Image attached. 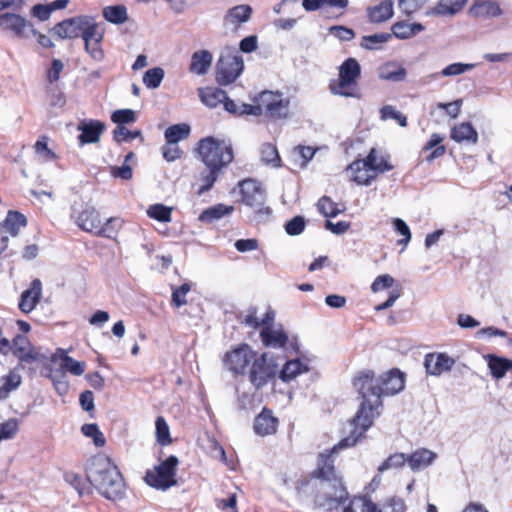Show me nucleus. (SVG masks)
Instances as JSON below:
<instances>
[{
    "label": "nucleus",
    "mask_w": 512,
    "mask_h": 512,
    "mask_svg": "<svg viewBox=\"0 0 512 512\" xmlns=\"http://www.w3.org/2000/svg\"><path fill=\"white\" fill-rule=\"evenodd\" d=\"M437 458V454L426 448H419L407 456V464L412 471H418L430 466Z\"/></svg>",
    "instance_id": "4be33fe9"
},
{
    "label": "nucleus",
    "mask_w": 512,
    "mask_h": 512,
    "mask_svg": "<svg viewBox=\"0 0 512 512\" xmlns=\"http://www.w3.org/2000/svg\"><path fill=\"white\" fill-rule=\"evenodd\" d=\"M251 14L252 8L250 5H236L227 11L224 16V22L226 25H232L238 28L241 24L249 21Z\"/></svg>",
    "instance_id": "b1692460"
},
{
    "label": "nucleus",
    "mask_w": 512,
    "mask_h": 512,
    "mask_svg": "<svg viewBox=\"0 0 512 512\" xmlns=\"http://www.w3.org/2000/svg\"><path fill=\"white\" fill-rule=\"evenodd\" d=\"M306 221L303 216H295L291 220L287 221L284 228L288 235L296 236L304 231Z\"/></svg>",
    "instance_id": "13d9d810"
},
{
    "label": "nucleus",
    "mask_w": 512,
    "mask_h": 512,
    "mask_svg": "<svg viewBox=\"0 0 512 512\" xmlns=\"http://www.w3.org/2000/svg\"><path fill=\"white\" fill-rule=\"evenodd\" d=\"M1 386H0V400H5L8 398L11 391L17 389L21 382V376L14 371H10L9 374L1 377Z\"/></svg>",
    "instance_id": "ea45409f"
},
{
    "label": "nucleus",
    "mask_w": 512,
    "mask_h": 512,
    "mask_svg": "<svg viewBox=\"0 0 512 512\" xmlns=\"http://www.w3.org/2000/svg\"><path fill=\"white\" fill-rule=\"evenodd\" d=\"M232 211V206L217 204L202 211L198 219L201 222L212 223L215 220H218L224 217L225 215L231 213Z\"/></svg>",
    "instance_id": "e433bc0d"
},
{
    "label": "nucleus",
    "mask_w": 512,
    "mask_h": 512,
    "mask_svg": "<svg viewBox=\"0 0 512 512\" xmlns=\"http://www.w3.org/2000/svg\"><path fill=\"white\" fill-rule=\"evenodd\" d=\"M256 352L248 344H241L225 354V367L234 374H245Z\"/></svg>",
    "instance_id": "9d476101"
},
{
    "label": "nucleus",
    "mask_w": 512,
    "mask_h": 512,
    "mask_svg": "<svg viewBox=\"0 0 512 512\" xmlns=\"http://www.w3.org/2000/svg\"><path fill=\"white\" fill-rule=\"evenodd\" d=\"M308 366L301 362L299 359L287 361L280 371L279 378L283 382H289L296 378L298 375L307 372Z\"/></svg>",
    "instance_id": "473e14b6"
},
{
    "label": "nucleus",
    "mask_w": 512,
    "mask_h": 512,
    "mask_svg": "<svg viewBox=\"0 0 512 512\" xmlns=\"http://www.w3.org/2000/svg\"><path fill=\"white\" fill-rule=\"evenodd\" d=\"M407 463V456L404 453H395L390 455L381 465L378 467V472L382 473L386 470L402 467Z\"/></svg>",
    "instance_id": "603ef678"
},
{
    "label": "nucleus",
    "mask_w": 512,
    "mask_h": 512,
    "mask_svg": "<svg viewBox=\"0 0 512 512\" xmlns=\"http://www.w3.org/2000/svg\"><path fill=\"white\" fill-rule=\"evenodd\" d=\"M100 222V215L93 207H86L76 217V223L82 230L94 234H96Z\"/></svg>",
    "instance_id": "393cba45"
},
{
    "label": "nucleus",
    "mask_w": 512,
    "mask_h": 512,
    "mask_svg": "<svg viewBox=\"0 0 512 512\" xmlns=\"http://www.w3.org/2000/svg\"><path fill=\"white\" fill-rule=\"evenodd\" d=\"M318 211L325 217H336L341 213V210L337 207V204L331 201L329 197L323 196L317 202Z\"/></svg>",
    "instance_id": "8fccbe9b"
},
{
    "label": "nucleus",
    "mask_w": 512,
    "mask_h": 512,
    "mask_svg": "<svg viewBox=\"0 0 512 512\" xmlns=\"http://www.w3.org/2000/svg\"><path fill=\"white\" fill-rule=\"evenodd\" d=\"M191 287L188 283L182 284L172 292V304L179 308L187 303L186 295L190 291Z\"/></svg>",
    "instance_id": "e2e57ef3"
},
{
    "label": "nucleus",
    "mask_w": 512,
    "mask_h": 512,
    "mask_svg": "<svg viewBox=\"0 0 512 512\" xmlns=\"http://www.w3.org/2000/svg\"><path fill=\"white\" fill-rule=\"evenodd\" d=\"M425 27L421 23H408L406 21H397L392 27V35L398 39H410L420 32L424 31Z\"/></svg>",
    "instance_id": "cd10ccee"
},
{
    "label": "nucleus",
    "mask_w": 512,
    "mask_h": 512,
    "mask_svg": "<svg viewBox=\"0 0 512 512\" xmlns=\"http://www.w3.org/2000/svg\"><path fill=\"white\" fill-rule=\"evenodd\" d=\"M82 433L93 440L96 447H103L105 445V437L95 423L84 424L81 428Z\"/></svg>",
    "instance_id": "de8ad7c7"
},
{
    "label": "nucleus",
    "mask_w": 512,
    "mask_h": 512,
    "mask_svg": "<svg viewBox=\"0 0 512 512\" xmlns=\"http://www.w3.org/2000/svg\"><path fill=\"white\" fill-rule=\"evenodd\" d=\"M198 153L205 165L198 176L201 186L197 193L202 195L213 187L222 169L233 161L234 155L231 145L211 136L198 142Z\"/></svg>",
    "instance_id": "f03ea898"
},
{
    "label": "nucleus",
    "mask_w": 512,
    "mask_h": 512,
    "mask_svg": "<svg viewBox=\"0 0 512 512\" xmlns=\"http://www.w3.org/2000/svg\"><path fill=\"white\" fill-rule=\"evenodd\" d=\"M87 480L109 500H119L125 495V482L121 472L108 457L92 459L87 468Z\"/></svg>",
    "instance_id": "20e7f679"
},
{
    "label": "nucleus",
    "mask_w": 512,
    "mask_h": 512,
    "mask_svg": "<svg viewBox=\"0 0 512 512\" xmlns=\"http://www.w3.org/2000/svg\"><path fill=\"white\" fill-rule=\"evenodd\" d=\"M393 226L395 231L403 236L402 239L398 241L399 244L406 246L411 240V231L409 226L406 224L404 220L401 218L393 219Z\"/></svg>",
    "instance_id": "680f3d73"
},
{
    "label": "nucleus",
    "mask_w": 512,
    "mask_h": 512,
    "mask_svg": "<svg viewBox=\"0 0 512 512\" xmlns=\"http://www.w3.org/2000/svg\"><path fill=\"white\" fill-rule=\"evenodd\" d=\"M171 208L163 205V204H154L151 205L147 214L150 218L158 220L160 222H170L171 221Z\"/></svg>",
    "instance_id": "3c124183"
},
{
    "label": "nucleus",
    "mask_w": 512,
    "mask_h": 512,
    "mask_svg": "<svg viewBox=\"0 0 512 512\" xmlns=\"http://www.w3.org/2000/svg\"><path fill=\"white\" fill-rule=\"evenodd\" d=\"M428 0H398V7L407 16L419 10Z\"/></svg>",
    "instance_id": "0e129e2a"
},
{
    "label": "nucleus",
    "mask_w": 512,
    "mask_h": 512,
    "mask_svg": "<svg viewBox=\"0 0 512 512\" xmlns=\"http://www.w3.org/2000/svg\"><path fill=\"white\" fill-rule=\"evenodd\" d=\"M104 129V123L99 120L81 121L78 125V130L81 131L78 136L80 145L97 143Z\"/></svg>",
    "instance_id": "f3484780"
},
{
    "label": "nucleus",
    "mask_w": 512,
    "mask_h": 512,
    "mask_svg": "<svg viewBox=\"0 0 512 512\" xmlns=\"http://www.w3.org/2000/svg\"><path fill=\"white\" fill-rule=\"evenodd\" d=\"M392 38L391 33H377L373 35H365L361 39L360 46L367 50H377L380 46L388 42Z\"/></svg>",
    "instance_id": "c03bdc74"
},
{
    "label": "nucleus",
    "mask_w": 512,
    "mask_h": 512,
    "mask_svg": "<svg viewBox=\"0 0 512 512\" xmlns=\"http://www.w3.org/2000/svg\"><path fill=\"white\" fill-rule=\"evenodd\" d=\"M135 138H142L140 130L130 131L125 126H117L113 131V139L118 143L128 142Z\"/></svg>",
    "instance_id": "864d4df0"
},
{
    "label": "nucleus",
    "mask_w": 512,
    "mask_h": 512,
    "mask_svg": "<svg viewBox=\"0 0 512 512\" xmlns=\"http://www.w3.org/2000/svg\"><path fill=\"white\" fill-rule=\"evenodd\" d=\"M27 225L26 217L18 211H9L3 221L1 228L15 237L18 235L21 228Z\"/></svg>",
    "instance_id": "c85d7f7f"
},
{
    "label": "nucleus",
    "mask_w": 512,
    "mask_h": 512,
    "mask_svg": "<svg viewBox=\"0 0 512 512\" xmlns=\"http://www.w3.org/2000/svg\"><path fill=\"white\" fill-rule=\"evenodd\" d=\"M353 385L361 402L355 416L349 420L350 432L339 446H354L380 415L383 395H395L405 387V374L399 369H392L375 378L374 372L362 371L354 379Z\"/></svg>",
    "instance_id": "f257e3e1"
},
{
    "label": "nucleus",
    "mask_w": 512,
    "mask_h": 512,
    "mask_svg": "<svg viewBox=\"0 0 512 512\" xmlns=\"http://www.w3.org/2000/svg\"><path fill=\"white\" fill-rule=\"evenodd\" d=\"M80 37L83 39L84 44L88 41L103 40L104 33L100 29L99 24L92 16H87L85 24L82 27Z\"/></svg>",
    "instance_id": "72a5a7b5"
},
{
    "label": "nucleus",
    "mask_w": 512,
    "mask_h": 512,
    "mask_svg": "<svg viewBox=\"0 0 512 512\" xmlns=\"http://www.w3.org/2000/svg\"><path fill=\"white\" fill-rule=\"evenodd\" d=\"M450 137L457 143L476 144L478 142V133L470 122L455 125L451 130Z\"/></svg>",
    "instance_id": "bb28decb"
},
{
    "label": "nucleus",
    "mask_w": 512,
    "mask_h": 512,
    "mask_svg": "<svg viewBox=\"0 0 512 512\" xmlns=\"http://www.w3.org/2000/svg\"><path fill=\"white\" fill-rule=\"evenodd\" d=\"M164 70L160 67L148 69L143 75V83L149 89H156L164 78Z\"/></svg>",
    "instance_id": "49530a36"
},
{
    "label": "nucleus",
    "mask_w": 512,
    "mask_h": 512,
    "mask_svg": "<svg viewBox=\"0 0 512 512\" xmlns=\"http://www.w3.org/2000/svg\"><path fill=\"white\" fill-rule=\"evenodd\" d=\"M352 179L359 185H369L378 173L393 169V166L384 158L378 159L377 151L372 148L365 159H356L349 165Z\"/></svg>",
    "instance_id": "39448f33"
},
{
    "label": "nucleus",
    "mask_w": 512,
    "mask_h": 512,
    "mask_svg": "<svg viewBox=\"0 0 512 512\" xmlns=\"http://www.w3.org/2000/svg\"><path fill=\"white\" fill-rule=\"evenodd\" d=\"M454 364L455 360L446 353H428L424 359L426 373L432 376H440L450 371Z\"/></svg>",
    "instance_id": "4468645a"
},
{
    "label": "nucleus",
    "mask_w": 512,
    "mask_h": 512,
    "mask_svg": "<svg viewBox=\"0 0 512 512\" xmlns=\"http://www.w3.org/2000/svg\"><path fill=\"white\" fill-rule=\"evenodd\" d=\"M199 96L203 104L210 108H215L218 104L224 103V100L227 99L226 91L218 87L199 89Z\"/></svg>",
    "instance_id": "c756f323"
},
{
    "label": "nucleus",
    "mask_w": 512,
    "mask_h": 512,
    "mask_svg": "<svg viewBox=\"0 0 512 512\" xmlns=\"http://www.w3.org/2000/svg\"><path fill=\"white\" fill-rule=\"evenodd\" d=\"M392 0H384L378 5L367 8V16L371 23L379 24L389 20L394 14Z\"/></svg>",
    "instance_id": "5701e85b"
},
{
    "label": "nucleus",
    "mask_w": 512,
    "mask_h": 512,
    "mask_svg": "<svg viewBox=\"0 0 512 512\" xmlns=\"http://www.w3.org/2000/svg\"><path fill=\"white\" fill-rule=\"evenodd\" d=\"M42 294V283L39 279H34L28 289L21 294L19 309L23 313H30L40 301Z\"/></svg>",
    "instance_id": "aec40b11"
},
{
    "label": "nucleus",
    "mask_w": 512,
    "mask_h": 512,
    "mask_svg": "<svg viewBox=\"0 0 512 512\" xmlns=\"http://www.w3.org/2000/svg\"><path fill=\"white\" fill-rule=\"evenodd\" d=\"M111 120L118 126H124L136 121V113L131 109H119L112 113Z\"/></svg>",
    "instance_id": "6e6d98bb"
},
{
    "label": "nucleus",
    "mask_w": 512,
    "mask_h": 512,
    "mask_svg": "<svg viewBox=\"0 0 512 512\" xmlns=\"http://www.w3.org/2000/svg\"><path fill=\"white\" fill-rule=\"evenodd\" d=\"M179 460L176 456L171 455L162 461L156 468V473L147 472L145 476L146 483L158 490H167L177 484L176 468Z\"/></svg>",
    "instance_id": "1a4fd4ad"
},
{
    "label": "nucleus",
    "mask_w": 512,
    "mask_h": 512,
    "mask_svg": "<svg viewBox=\"0 0 512 512\" xmlns=\"http://www.w3.org/2000/svg\"><path fill=\"white\" fill-rule=\"evenodd\" d=\"M190 135V126L186 123L174 124L169 126L164 133L167 144L178 143L188 138Z\"/></svg>",
    "instance_id": "4c0bfd02"
},
{
    "label": "nucleus",
    "mask_w": 512,
    "mask_h": 512,
    "mask_svg": "<svg viewBox=\"0 0 512 512\" xmlns=\"http://www.w3.org/2000/svg\"><path fill=\"white\" fill-rule=\"evenodd\" d=\"M19 429V422L16 418H10L0 424V442L13 438Z\"/></svg>",
    "instance_id": "4d7b16f0"
},
{
    "label": "nucleus",
    "mask_w": 512,
    "mask_h": 512,
    "mask_svg": "<svg viewBox=\"0 0 512 512\" xmlns=\"http://www.w3.org/2000/svg\"><path fill=\"white\" fill-rule=\"evenodd\" d=\"M260 338L264 346L268 348H284L289 339L282 326L262 327Z\"/></svg>",
    "instance_id": "6ab92c4d"
},
{
    "label": "nucleus",
    "mask_w": 512,
    "mask_h": 512,
    "mask_svg": "<svg viewBox=\"0 0 512 512\" xmlns=\"http://www.w3.org/2000/svg\"><path fill=\"white\" fill-rule=\"evenodd\" d=\"M60 367L66 372L69 371L75 376H80L85 371V362L76 361L70 356L64 357V363L60 364Z\"/></svg>",
    "instance_id": "bf43d9fd"
},
{
    "label": "nucleus",
    "mask_w": 512,
    "mask_h": 512,
    "mask_svg": "<svg viewBox=\"0 0 512 512\" xmlns=\"http://www.w3.org/2000/svg\"><path fill=\"white\" fill-rule=\"evenodd\" d=\"M381 119L387 120V119H394L396 120L401 127L407 126V118L405 115H403L400 111H397L393 106L391 105H385L380 109Z\"/></svg>",
    "instance_id": "5fc2aeb1"
},
{
    "label": "nucleus",
    "mask_w": 512,
    "mask_h": 512,
    "mask_svg": "<svg viewBox=\"0 0 512 512\" xmlns=\"http://www.w3.org/2000/svg\"><path fill=\"white\" fill-rule=\"evenodd\" d=\"M261 161L273 167L281 166V158L275 145L264 143L260 148Z\"/></svg>",
    "instance_id": "37998d69"
},
{
    "label": "nucleus",
    "mask_w": 512,
    "mask_h": 512,
    "mask_svg": "<svg viewBox=\"0 0 512 512\" xmlns=\"http://www.w3.org/2000/svg\"><path fill=\"white\" fill-rule=\"evenodd\" d=\"M47 377L52 381L56 392L60 396L67 394L69 390V381L67 379L66 372L61 367L56 369L51 368Z\"/></svg>",
    "instance_id": "c9c22d12"
},
{
    "label": "nucleus",
    "mask_w": 512,
    "mask_h": 512,
    "mask_svg": "<svg viewBox=\"0 0 512 512\" xmlns=\"http://www.w3.org/2000/svg\"><path fill=\"white\" fill-rule=\"evenodd\" d=\"M12 351L15 357L20 361L18 367H22V363H32L37 360V354L33 351L30 346L28 338L24 335H16L12 342Z\"/></svg>",
    "instance_id": "a211bd4d"
},
{
    "label": "nucleus",
    "mask_w": 512,
    "mask_h": 512,
    "mask_svg": "<svg viewBox=\"0 0 512 512\" xmlns=\"http://www.w3.org/2000/svg\"><path fill=\"white\" fill-rule=\"evenodd\" d=\"M464 5L465 1L440 0L428 14L441 16L455 15Z\"/></svg>",
    "instance_id": "58836bf2"
},
{
    "label": "nucleus",
    "mask_w": 512,
    "mask_h": 512,
    "mask_svg": "<svg viewBox=\"0 0 512 512\" xmlns=\"http://www.w3.org/2000/svg\"><path fill=\"white\" fill-rule=\"evenodd\" d=\"M0 27L3 31L12 33L19 39L36 35L37 30L24 17L15 13H3L0 15Z\"/></svg>",
    "instance_id": "ddd939ff"
},
{
    "label": "nucleus",
    "mask_w": 512,
    "mask_h": 512,
    "mask_svg": "<svg viewBox=\"0 0 512 512\" xmlns=\"http://www.w3.org/2000/svg\"><path fill=\"white\" fill-rule=\"evenodd\" d=\"M102 40L88 41L84 44L85 51L97 62H101L104 59V51L101 47Z\"/></svg>",
    "instance_id": "774afa93"
},
{
    "label": "nucleus",
    "mask_w": 512,
    "mask_h": 512,
    "mask_svg": "<svg viewBox=\"0 0 512 512\" xmlns=\"http://www.w3.org/2000/svg\"><path fill=\"white\" fill-rule=\"evenodd\" d=\"M361 75V66L355 58L346 59L339 67V79L337 82H331L330 92L333 95L342 97L359 98L360 92L357 86V80Z\"/></svg>",
    "instance_id": "423d86ee"
},
{
    "label": "nucleus",
    "mask_w": 512,
    "mask_h": 512,
    "mask_svg": "<svg viewBox=\"0 0 512 512\" xmlns=\"http://www.w3.org/2000/svg\"><path fill=\"white\" fill-rule=\"evenodd\" d=\"M262 114L274 120L286 118L289 114L290 101L282 97L280 93L264 91L260 94Z\"/></svg>",
    "instance_id": "9b49d317"
},
{
    "label": "nucleus",
    "mask_w": 512,
    "mask_h": 512,
    "mask_svg": "<svg viewBox=\"0 0 512 512\" xmlns=\"http://www.w3.org/2000/svg\"><path fill=\"white\" fill-rule=\"evenodd\" d=\"M470 12L477 17H498L503 13L499 4L494 1H482L475 3L470 8Z\"/></svg>",
    "instance_id": "7c9ffc66"
},
{
    "label": "nucleus",
    "mask_w": 512,
    "mask_h": 512,
    "mask_svg": "<svg viewBox=\"0 0 512 512\" xmlns=\"http://www.w3.org/2000/svg\"><path fill=\"white\" fill-rule=\"evenodd\" d=\"M343 512H376V504L365 496L354 497Z\"/></svg>",
    "instance_id": "a19ab883"
},
{
    "label": "nucleus",
    "mask_w": 512,
    "mask_h": 512,
    "mask_svg": "<svg viewBox=\"0 0 512 512\" xmlns=\"http://www.w3.org/2000/svg\"><path fill=\"white\" fill-rule=\"evenodd\" d=\"M155 427L157 442L162 446L170 444L172 441L170 437V430L164 417L158 416L156 418Z\"/></svg>",
    "instance_id": "09e8293b"
},
{
    "label": "nucleus",
    "mask_w": 512,
    "mask_h": 512,
    "mask_svg": "<svg viewBox=\"0 0 512 512\" xmlns=\"http://www.w3.org/2000/svg\"><path fill=\"white\" fill-rule=\"evenodd\" d=\"M406 76L407 70L394 61L386 62L378 68V77L385 81L402 82Z\"/></svg>",
    "instance_id": "a878e982"
},
{
    "label": "nucleus",
    "mask_w": 512,
    "mask_h": 512,
    "mask_svg": "<svg viewBox=\"0 0 512 512\" xmlns=\"http://www.w3.org/2000/svg\"><path fill=\"white\" fill-rule=\"evenodd\" d=\"M341 439L328 454L322 453L319 456L318 469L315 471L317 478L321 480V489L323 494L316 497V503L326 510L336 509L342 502L348 498V492L341 479L336 475L332 455L338 450L349 448L350 446H339Z\"/></svg>",
    "instance_id": "7ed1b4c3"
},
{
    "label": "nucleus",
    "mask_w": 512,
    "mask_h": 512,
    "mask_svg": "<svg viewBox=\"0 0 512 512\" xmlns=\"http://www.w3.org/2000/svg\"><path fill=\"white\" fill-rule=\"evenodd\" d=\"M475 64L473 63H452L443 68L440 72L432 73L428 75L431 79H438L440 76L443 77H453L469 72L475 68Z\"/></svg>",
    "instance_id": "f704fd0d"
},
{
    "label": "nucleus",
    "mask_w": 512,
    "mask_h": 512,
    "mask_svg": "<svg viewBox=\"0 0 512 512\" xmlns=\"http://www.w3.org/2000/svg\"><path fill=\"white\" fill-rule=\"evenodd\" d=\"M376 512H406V505L403 499L393 497L385 502L381 508L376 505Z\"/></svg>",
    "instance_id": "052dcab7"
},
{
    "label": "nucleus",
    "mask_w": 512,
    "mask_h": 512,
    "mask_svg": "<svg viewBox=\"0 0 512 512\" xmlns=\"http://www.w3.org/2000/svg\"><path fill=\"white\" fill-rule=\"evenodd\" d=\"M240 189L243 203L256 208L258 214H271L269 207H263L265 192L257 181L253 179L244 180L240 183Z\"/></svg>",
    "instance_id": "f8f14e48"
},
{
    "label": "nucleus",
    "mask_w": 512,
    "mask_h": 512,
    "mask_svg": "<svg viewBox=\"0 0 512 512\" xmlns=\"http://www.w3.org/2000/svg\"><path fill=\"white\" fill-rule=\"evenodd\" d=\"M103 17L113 24H123L127 21V9L123 5L106 6L103 8Z\"/></svg>",
    "instance_id": "79ce46f5"
},
{
    "label": "nucleus",
    "mask_w": 512,
    "mask_h": 512,
    "mask_svg": "<svg viewBox=\"0 0 512 512\" xmlns=\"http://www.w3.org/2000/svg\"><path fill=\"white\" fill-rule=\"evenodd\" d=\"M213 62V55L209 50L195 51L191 56L189 71L195 75H205Z\"/></svg>",
    "instance_id": "412c9836"
},
{
    "label": "nucleus",
    "mask_w": 512,
    "mask_h": 512,
    "mask_svg": "<svg viewBox=\"0 0 512 512\" xmlns=\"http://www.w3.org/2000/svg\"><path fill=\"white\" fill-rule=\"evenodd\" d=\"M244 61L242 56L233 49L224 50L217 63L215 79L221 86L233 83L243 72Z\"/></svg>",
    "instance_id": "0eeeda50"
},
{
    "label": "nucleus",
    "mask_w": 512,
    "mask_h": 512,
    "mask_svg": "<svg viewBox=\"0 0 512 512\" xmlns=\"http://www.w3.org/2000/svg\"><path fill=\"white\" fill-rule=\"evenodd\" d=\"M329 33L340 41H351L355 37V32L351 28L342 25L331 26Z\"/></svg>",
    "instance_id": "69168bd1"
},
{
    "label": "nucleus",
    "mask_w": 512,
    "mask_h": 512,
    "mask_svg": "<svg viewBox=\"0 0 512 512\" xmlns=\"http://www.w3.org/2000/svg\"><path fill=\"white\" fill-rule=\"evenodd\" d=\"M487 358L491 375L495 379L503 378L507 371L512 369V360L495 355H488Z\"/></svg>",
    "instance_id": "2f4dec72"
},
{
    "label": "nucleus",
    "mask_w": 512,
    "mask_h": 512,
    "mask_svg": "<svg viewBox=\"0 0 512 512\" xmlns=\"http://www.w3.org/2000/svg\"><path fill=\"white\" fill-rule=\"evenodd\" d=\"M278 371V364L273 355L268 352L258 355L252 360L249 368V381L259 390L273 380Z\"/></svg>",
    "instance_id": "6e6552de"
},
{
    "label": "nucleus",
    "mask_w": 512,
    "mask_h": 512,
    "mask_svg": "<svg viewBox=\"0 0 512 512\" xmlns=\"http://www.w3.org/2000/svg\"><path fill=\"white\" fill-rule=\"evenodd\" d=\"M279 424L278 418L273 415L272 410L264 407L261 412L255 417L253 429L255 434L264 437L273 435L277 431Z\"/></svg>",
    "instance_id": "dca6fc26"
},
{
    "label": "nucleus",
    "mask_w": 512,
    "mask_h": 512,
    "mask_svg": "<svg viewBox=\"0 0 512 512\" xmlns=\"http://www.w3.org/2000/svg\"><path fill=\"white\" fill-rule=\"evenodd\" d=\"M35 152L38 156H40L44 161H52L56 158L55 153L48 148L47 141L45 137L37 140L35 143Z\"/></svg>",
    "instance_id": "338daca9"
},
{
    "label": "nucleus",
    "mask_w": 512,
    "mask_h": 512,
    "mask_svg": "<svg viewBox=\"0 0 512 512\" xmlns=\"http://www.w3.org/2000/svg\"><path fill=\"white\" fill-rule=\"evenodd\" d=\"M121 226V219L111 217L107 220V222L104 225H99V228L96 230L95 235L113 239L116 237L117 232L121 228Z\"/></svg>",
    "instance_id": "a18cd8bd"
},
{
    "label": "nucleus",
    "mask_w": 512,
    "mask_h": 512,
    "mask_svg": "<svg viewBox=\"0 0 512 512\" xmlns=\"http://www.w3.org/2000/svg\"><path fill=\"white\" fill-rule=\"evenodd\" d=\"M88 15H80L65 19L57 23L52 31L60 39H73L80 37L82 27Z\"/></svg>",
    "instance_id": "2eb2a0df"
}]
</instances>
